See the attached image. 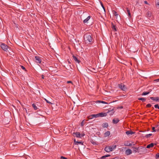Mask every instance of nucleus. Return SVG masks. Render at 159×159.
Returning <instances> with one entry per match:
<instances>
[{
  "mask_svg": "<svg viewBox=\"0 0 159 159\" xmlns=\"http://www.w3.org/2000/svg\"><path fill=\"white\" fill-rule=\"evenodd\" d=\"M84 41L86 43L90 44L92 42L93 39L89 34H86L84 36Z\"/></svg>",
  "mask_w": 159,
  "mask_h": 159,
  "instance_id": "nucleus-1",
  "label": "nucleus"
},
{
  "mask_svg": "<svg viewBox=\"0 0 159 159\" xmlns=\"http://www.w3.org/2000/svg\"><path fill=\"white\" fill-rule=\"evenodd\" d=\"M116 148V145H113L109 146L106 147L104 148V150L107 152L112 151L113 149Z\"/></svg>",
  "mask_w": 159,
  "mask_h": 159,
  "instance_id": "nucleus-2",
  "label": "nucleus"
},
{
  "mask_svg": "<svg viewBox=\"0 0 159 159\" xmlns=\"http://www.w3.org/2000/svg\"><path fill=\"white\" fill-rule=\"evenodd\" d=\"M1 47L4 51L6 52L9 51L8 49L10 50L11 49L10 47L4 43H2L1 45Z\"/></svg>",
  "mask_w": 159,
  "mask_h": 159,
  "instance_id": "nucleus-3",
  "label": "nucleus"
},
{
  "mask_svg": "<svg viewBox=\"0 0 159 159\" xmlns=\"http://www.w3.org/2000/svg\"><path fill=\"white\" fill-rule=\"evenodd\" d=\"M118 87L122 90L123 91H126L127 89L126 86L122 83L119 84H118Z\"/></svg>",
  "mask_w": 159,
  "mask_h": 159,
  "instance_id": "nucleus-4",
  "label": "nucleus"
},
{
  "mask_svg": "<svg viewBox=\"0 0 159 159\" xmlns=\"http://www.w3.org/2000/svg\"><path fill=\"white\" fill-rule=\"evenodd\" d=\"M34 58L36 62L38 63H41V60L39 57L35 56Z\"/></svg>",
  "mask_w": 159,
  "mask_h": 159,
  "instance_id": "nucleus-5",
  "label": "nucleus"
},
{
  "mask_svg": "<svg viewBox=\"0 0 159 159\" xmlns=\"http://www.w3.org/2000/svg\"><path fill=\"white\" fill-rule=\"evenodd\" d=\"M132 148L133 149V152H134L135 153L137 152H139V147H132Z\"/></svg>",
  "mask_w": 159,
  "mask_h": 159,
  "instance_id": "nucleus-6",
  "label": "nucleus"
},
{
  "mask_svg": "<svg viewBox=\"0 0 159 159\" xmlns=\"http://www.w3.org/2000/svg\"><path fill=\"white\" fill-rule=\"evenodd\" d=\"M98 117V114H93L89 116L88 117V118L89 119H91L93 118H97Z\"/></svg>",
  "mask_w": 159,
  "mask_h": 159,
  "instance_id": "nucleus-7",
  "label": "nucleus"
},
{
  "mask_svg": "<svg viewBox=\"0 0 159 159\" xmlns=\"http://www.w3.org/2000/svg\"><path fill=\"white\" fill-rule=\"evenodd\" d=\"M111 27L112 30L114 32L117 31L116 27L115 25L113 22L111 23Z\"/></svg>",
  "mask_w": 159,
  "mask_h": 159,
  "instance_id": "nucleus-8",
  "label": "nucleus"
},
{
  "mask_svg": "<svg viewBox=\"0 0 159 159\" xmlns=\"http://www.w3.org/2000/svg\"><path fill=\"white\" fill-rule=\"evenodd\" d=\"M107 115V113L101 112L98 113V117H102L104 116H106Z\"/></svg>",
  "mask_w": 159,
  "mask_h": 159,
  "instance_id": "nucleus-9",
  "label": "nucleus"
},
{
  "mask_svg": "<svg viewBox=\"0 0 159 159\" xmlns=\"http://www.w3.org/2000/svg\"><path fill=\"white\" fill-rule=\"evenodd\" d=\"M72 57L73 59L76 63H80V61L78 59L77 57L75 56L74 55H73Z\"/></svg>",
  "mask_w": 159,
  "mask_h": 159,
  "instance_id": "nucleus-10",
  "label": "nucleus"
},
{
  "mask_svg": "<svg viewBox=\"0 0 159 159\" xmlns=\"http://www.w3.org/2000/svg\"><path fill=\"white\" fill-rule=\"evenodd\" d=\"M73 135L74 136L75 135V136L77 138H81V137H80L81 134L79 132H74L73 133Z\"/></svg>",
  "mask_w": 159,
  "mask_h": 159,
  "instance_id": "nucleus-11",
  "label": "nucleus"
},
{
  "mask_svg": "<svg viewBox=\"0 0 159 159\" xmlns=\"http://www.w3.org/2000/svg\"><path fill=\"white\" fill-rule=\"evenodd\" d=\"M125 133L127 135H129V134L131 135L134 134L135 133V132L132 131L131 130H128L125 132Z\"/></svg>",
  "mask_w": 159,
  "mask_h": 159,
  "instance_id": "nucleus-12",
  "label": "nucleus"
},
{
  "mask_svg": "<svg viewBox=\"0 0 159 159\" xmlns=\"http://www.w3.org/2000/svg\"><path fill=\"white\" fill-rule=\"evenodd\" d=\"M155 145H156V144H154L153 143H151L147 145L146 148H151L153 147Z\"/></svg>",
  "mask_w": 159,
  "mask_h": 159,
  "instance_id": "nucleus-13",
  "label": "nucleus"
},
{
  "mask_svg": "<svg viewBox=\"0 0 159 159\" xmlns=\"http://www.w3.org/2000/svg\"><path fill=\"white\" fill-rule=\"evenodd\" d=\"M132 153V150L130 149H127L125 151V153L127 155L130 154Z\"/></svg>",
  "mask_w": 159,
  "mask_h": 159,
  "instance_id": "nucleus-14",
  "label": "nucleus"
},
{
  "mask_svg": "<svg viewBox=\"0 0 159 159\" xmlns=\"http://www.w3.org/2000/svg\"><path fill=\"white\" fill-rule=\"evenodd\" d=\"M119 121V120L118 118L116 119H113L112 120V123L114 124H116Z\"/></svg>",
  "mask_w": 159,
  "mask_h": 159,
  "instance_id": "nucleus-15",
  "label": "nucleus"
},
{
  "mask_svg": "<svg viewBox=\"0 0 159 159\" xmlns=\"http://www.w3.org/2000/svg\"><path fill=\"white\" fill-rule=\"evenodd\" d=\"M32 106L33 107L34 109L35 110H37V109H39V111L41 110V109H39V108H38L36 106V104L34 103H33L32 104Z\"/></svg>",
  "mask_w": 159,
  "mask_h": 159,
  "instance_id": "nucleus-16",
  "label": "nucleus"
},
{
  "mask_svg": "<svg viewBox=\"0 0 159 159\" xmlns=\"http://www.w3.org/2000/svg\"><path fill=\"white\" fill-rule=\"evenodd\" d=\"M124 145L125 146H132V144L131 143H129L128 141L125 142Z\"/></svg>",
  "mask_w": 159,
  "mask_h": 159,
  "instance_id": "nucleus-17",
  "label": "nucleus"
},
{
  "mask_svg": "<svg viewBox=\"0 0 159 159\" xmlns=\"http://www.w3.org/2000/svg\"><path fill=\"white\" fill-rule=\"evenodd\" d=\"M151 90H150V91H149L148 92H144L142 93V95H148L151 92Z\"/></svg>",
  "mask_w": 159,
  "mask_h": 159,
  "instance_id": "nucleus-18",
  "label": "nucleus"
},
{
  "mask_svg": "<svg viewBox=\"0 0 159 159\" xmlns=\"http://www.w3.org/2000/svg\"><path fill=\"white\" fill-rule=\"evenodd\" d=\"M110 134V132L109 131H107L104 134L105 137H107L109 136Z\"/></svg>",
  "mask_w": 159,
  "mask_h": 159,
  "instance_id": "nucleus-19",
  "label": "nucleus"
},
{
  "mask_svg": "<svg viewBox=\"0 0 159 159\" xmlns=\"http://www.w3.org/2000/svg\"><path fill=\"white\" fill-rule=\"evenodd\" d=\"M113 111V109L108 110V112L107 113H108L110 112V115H113L114 112V111Z\"/></svg>",
  "mask_w": 159,
  "mask_h": 159,
  "instance_id": "nucleus-20",
  "label": "nucleus"
},
{
  "mask_svg": "<svg viewBox=\"0 0 159 159\" xmlns=\"http://www.w3.org/2000/svg\"><path fill=\"white\" fill-rule=\"evenodd\" d=\"M91 16H89L86 19H85L83 20L84 23H87V21L89 20Z\"/></svg>",
  "mask_w": 159,
  "mask_h": 159,
  "instance_id": "nucleus-21",
  "label": "nucleus"
},
{
  "mask_svg": "<svg viewBox=\"0 0 159 159\" xmlns=\"http://www.w3.org/2000/svg\"><path fill=\"white\" fill-rule=\"evenodd\" d=\"M111 155L109 154H107L102 156L101 158V159H105L107 157H110Z\"/></svg>",
  "mask_w": 159,
  "mask_h": 159,
  "instance_id": "nucleus-22",
  "label": "nucleus"
},
{
  "mask_svg": "<svg viewBox=\"0 0 159 159\" xmlns=\"http://www.w3.org/2000/svg\"><path fill=\"white\" fill-rule=\"evenodd\" d=\"M102 126L103 128H107L108 126V124L105 123L102 124Z\"/></svg>",
  "mask_w": 159,
  "mask_h": 159,
  "instance_id": "nucleus-23",
  "label": "nucleus"
},
{
  "mask_svg": "<svg viewBox=\"0 0 159 159\" xmlns=\"http://www.w3.org/2000/svg\"><path fill=\"white\" fill-rule=\"evenodd\" d=\"M152 135V134H146L145 136H143V135H142V137H145V138H149Z\"/></svg>",
  "mask_w": 159,
  "mask_h": 159,
  "instance_id": "nucleus-24",
  "label": "nucleus"
},
{
  "mask_svg": "<svg viewBox=\"0 0 159 159\" xmlns=\"http://www.w3.org/2000/svg\"><path fill=\"white\" fill-rule=\"evenodd\" d=\"M138 99L139 100L142 101L143 102H144L146 101V99L144 98H139Z\"/></svg>",
  "mask_w": 159,
  "mask_h": 159,
  "instance_id": "nucleus-25",
  "label": "nucleus"
},
{
  "mask_svg": "<svg viewBox=\"0 0 159 159\" xmlns=\"http://www.w3.org/2000/svg\"><path fill=\"white\" fill-rule=\"evenodd\" d=\"M83 142H82V141L77 142L75 143V145H78L79 144H81L82 145H83Z\"/></svg>",
  "mask_w": 159,
  "mask_h": 159,
  "instance_id": "nucleus-26",
  "label": "nucleus"
},
{
  "mask_svg": "<svg viewBox=\"0 0 159 159\" xmlns=\"http://www.w3.org/2000/svg\"><path fill=\"white\" fill-rule=\"evenodd\" d=\"M126 9H127V13L128 14V16L130 17H131V14L130 13L129 10L128 9V8H127V7H126Z\"/></svg>",
  "mask_w": 159,
  "mask_h": 159,
  "instance_id": "nucleus-27",
  "label": "nucleus"
},
{
  "mask_svg": "<svg viewBox=\"0 0 159 159\" xmlns=\"http://www.w3.org/2000/svg\"><path fill=\"white\" fill-rule=\"evenodd\" d=\"M112 11L113 14L117 17L118 15L117 12L115 10H113Z\"/></svg>",
  "mask_w": 159,
  "mask_h": 159,
  "instance_id": "nucleus-28",
  "label": "nucleus"
},
{
  "mask_svg": "<svg viewBox=\"0 0 159 159\" xmlns=\"http://www.w3.org/2000/svg\"><path fill=\"white\" fill-rule=\"evenodd\" d=\"M154 101L156 102H159V97H155Z\"/></svg>",
  "mask_w": 159,
  "mask_h": 159,
  "instance_id": "nucleus-29",
  "label": "nucleus"
},
{
  "mask_svg": "<svg viewBox=\"0 0 159 159\" xmlns=\"http://www.w3.org/2000/svg\"><path fill=\"white\" fill-rule=\"evenodd\" d=\"M152 130L153 132H156L157 131H159V129L157 130L156 129H155V127H153L152 128Z\"/></svg>",
  "mask_w": 159,
  "mask_h": 159,
  "instance_id": "nucleus-30",
  "label": "nucleus"
},
{
  "mask_svg": "<svg viewBox=\"0 0 159 159\" xmlns=\"http://www.w3.org/2000/svg\"><path fill=\"white\" fill-rule=\"evenodd\" d=\"M98 102L99 103H104V104H108L105 101H98Z\"/></svg>",
  "mask_w": 159,
  "mask_h": 159,
  "instance_id": "nucleus-31",
  "label": "nucleus"
},
{
  "mask_svg": "<svg viewBox=\"0 0 159 159\" xmlns=\"http://www.w3.org/2000/svg\"><path fill=\"white\" fill-rule=\"evenodd\" d=\"M155 158L156 159L159 158V153H157L156 154L155 156Z\"/></svg>",
  "mask_w": 159,
  "mask_h": 159,
  "instance_id": "nucleus-32",
  "label": "nucleus"
},
{
  "mask_svg": "<svg viewBox=\"0 0 159 159\" xmlns=\"http://www.w3.org/2000/svg\"><path fill=\"white\" fill-rule=\"evenodd\" d=\"M100 3H101V5L104 11H105V7L104 6V5H103V3L101 2H100Z\"/></svg>",
  "mask_w": 159,
  "mask_h": 159,
  "instance_id": "nucleus-33",
  "label": "nucleus"
},
{
  "mask_svg": "<svg viewBox=\"0 0 159 159\" xmlns=\"http://www.w3.org/2000/svg\"><path fill=\"white\" fill-rule=\"evenodd\" d=\"M154 106L155 108H157L158 109H159V105L158 104L155 105Z\"/></svg>",
  "mask_w": 159,
  "mask_h": 159,
  "instance_id": "nucleus-34",
  "label": "nucleus"
},
{
  "mask_svg": "<svg viewBox=\"0 0 159 159\" xmlns=\"http://www.w3.org/2000/svg\"><path fill=\"white\" fill-rule=\"evenodd\" d=\"M20 66H21V68L23 70H25V71H27V70H26V69H25V67H24L23 66H21V65Z\"/></svg>",
  "mask_w": 159,
  "mask_h": 159,
  "instance_id": "nucleus-35",
  "label": "nucleus"
},
{
  "mask_svg": "<svg viewBox=\"0 0 159 159\" xmlns=\"http://www.w3.org/2000/svg\"><path fill=\"white\" fill-rule=\"evenodd\" d=\"M152 105L151 104L149 103L146 105L147 107H151Z\"/></svg>",
  "mask_w": 159,
  "mask_h": 159,
  "instance_id": "nucleus-36",
  "label": "nucleus"
},
{
  "mask_svg": "<svg viewBox=\"0 0 159 159\" xmlns=\"http://www.w3.org/2000/svg\"><path fill=\"white\" fill-rule=\"evenodd\" d=\"M44 100H45V101L47 103H49V104H52V103H51L49 101H48V100H47L45 98Z\"/></svg>",
  "mask_w": 159,
  "mask_h": 159,
  "instance_id": "nucleus-37",
  "label": "nucleus"
},
{
  "mask_svg": "<svg viewBox=\"0 0 159 159\" xmlns=\"http://www.w3.org/2000/svg\"><path fill=\"white\" fill-rule=\"evenodd\" d=\"M84 120H83L81 122V125L82 126H83L84 125Z\"/></svg>",
  "mask_w": 159,
  "mask_h": 159,
  "instance_id": "nucleus-38",
  "label": "nucleus"
},
{
  "mask_svg": "<svg viewBox=\"0 0 159 159\" xmlns=\"http://www.w3.org/2000/svg\"><path fill=\"white\" fill-rule=\"evenodd\" d=\"M148 15L149 16V17L151 16V12L150 11H148Z\"/></svg>",
  "mask_w": 159,
  "mask_h": 159,
  "instance_id": "nucleus-39",
  "label": "nucleus"
},
{
  "mask_svg": "<svg viewBox=\"0 0 159 159\" xmlns=\"http://www.w3.org/2000/svg\"><path fill=\"white\" fill-rule=\"evenodd\" d=\"M77 142V141H76L75 139L74 140V144L75 145V143H76Z\"/></svg>",
  "mask_w": 159,
  "mask_h": 159,
  "instance_id": "nucleus-40",
  "label": "nucleus"
},
{
  "mask_svg": "<svg viewBox=\"0 0 159 159\" xmlns=\"http://www.w3.org/2000/svg\"><path fill=\"white\" fill-rule=\"evenodd\" d=\"M150 98L152 100H153V101H154V99H155V97H151Z\"/></svg>",
  "mask_w": 159,
  "mask_h": 159,
  "instance_id": "nucleus-41",
  "label": "nucleus"
},
{
  "mask_svg": "<svg viewBox=\"0 0 159 159\" xmlns=\"http://www.w3.org/2000/svg\"><path fill=\"white\" fill-rule=\"evenodd\" d=\"M69 66L70 67V68L71 69H73V66L72 65H69Z\"/></svg>",
  "mask_w": 159,
  "mask_h": 159,
  "instance_id": "nucleus-42",
  "label": "nucleus"
},
{
  "mask_svg": "<svg viewBox=\"0 0 159 159\" xmlns=\"http://www.w3.org/2000/svg\"><path fill=\"white\" fill-rule=\"evenodd\" d=\"M85 135V134H81L80 137H81V138L82 137H83Z\"/></svg>",
  "mask_w": 159,
  "mask_h": 159,
  "instance_id": "nucleus-43",
  "label": "nucleus"
},
{
  "mask_svg": "<svg viewBox=\"0 0 159 159\" xmlns=\"http://www.w3.org/2000/svg\"><path fill=\"white\" fill-rule=\"evenodd\" d=\"M65 157H65L63 156H61V159H65Z\"/></svg>",
  "mask_w": 159,
  "mask_h": 159,
  "instance_id": "nucleus-44",
  "label": "nucleus"
},
{
  "mask_svg": "<svg viewBox=\"0 0 159 159\" xmlns=\"http://www.w3.org/2000/svg\"><path fill=\"white\" fill-rule=\"evenodd\" d=\"M67 61H68V63L69 64H71V62L70 61L69 59L67 60Z\"/></svg>",
  "mask_w": 159,
  "mask_h": 159,
  "instance_id": "nucleus-45",
  "label": "nucleus"
},
{
  "mask_svg": "<svg viewBox=\"0 0 159 159\" xmlns=\"http://www.w3.org/2000/svg\"><path fill=\"white\" fill-rule=\"evenodd\" d=\"M41 77H42V79H44V76L43 75H41Z\"/></svg>",
  "mask_w": 159,
  "mask_h": 159,
  "instance_id": "nucleus-46",
  "label": "nucleus"
},
{
  "mask_svg": "<svg viewBox=\"0 0 159 159\" xmlns=\"http://www.w3.org/2000/svg\"><path fill=\"white\" fill-rule=\"evenodd\" d=\"M144 3L145 4H148V2L146 1H144Z\"/></svg>",
  "mask_w": 159,
  "mask_h": 159,
  "instance_id": "nucleus-47",
  "label": "nucleus"
},
{
  "mask_svg": "<svg viewBox=\"0 0 159 159\" xmlns=\"http://www.w3.org/2000/svg\"><path fill=\"white\" fill-rule=\"evenodd\" d=\"M91 143L93 144H97V143L95 142H91Z\"/></svg>",
  "mask_w": 159,
  "mask_h": 159,
  "instance_id": "nucleus-48",
  "label": "nucleus"
},
{
  "mask_svg": "<svg viewBox=\"0 0 159 159\" xmlns=\"http://www.w3.org/2000/svg\"><path fill=\"white\" fill-rule=\"evenodd\" d=\"M67 83H72V82L71 81H68L67 82Z\"/></svg>",
  "mask_w": 159,
  "mask_h": 159,
  "instance_id": "nucleus-49",
  "label": "nucleus"
},
{
  "mask_svg": "<svg viewBox=\"0 0 159 159\" xmlns=\"http://www.w3.org/2000/svg\"><path fill=\"white\" fill-rule=\"evenodd\" d=\"M154 81H156V82H159V79L155 80Z\"/></svg>",
  "mask_w": 159,
  "mask_h": 159,
  "instance_id": "nucleus-50",
  "label": "nucleus"
},
{
  "mask_svg": "<svg viewBox=\"0 0 159 159\" xmlns=\"http://www.w3.org/2000/svg\"><path fill=\"white\" fill-rule=\"evenodd\" d=\"M123 107L122 106H120V107H119V108L120 109H122L123 108Z\"/></svg>",
  "mask_w": 159,
  "mask_h": 159,
  "instance_id": "nucleus-51",
  "label": "nucleus"
},
{
  "mask_svg": "<svg viewBox=\"0 0 159 159\" xmlns=\"http://www.w3.org/2000/svg\"><path fill=\"white\" fill-rule=\"evenodd\" d=\"M156 5L159 7V2H157V3L156 4Z\"/></svg>",
  "mask_w": 159,
  "mask_h": 159,
  "instance_id": "nucleus-52",
  "label": "nucleus"
},
{
  "mask_svg": "<svg viewBox=\"0 0 159 159\" xmlns=\"http://www.w3.org/2000/svg\"><path fill=\"white\" fill-rule=\"evenodd\" d=\"M37 1H38V2H39V0H36Z\"/></svg>",
  "mask_w": 159,
  "mask_h": 159,
  "instance_id": "nucleus-53",
  "label": "nucleus"
},
{
  "mask_svg": "<svg viewBox=\"0 0 159 159\" xmlns=\"http://www.w3.org/2000/svg\"><path fill=\"white\" fill-rule=\"evenodd\" d=\"M65 159H67V158H66V157H65Z\"/></svg>",
  "mask_w": 159,
  "mask_h": 159,
  "instance_id": "nucleus-54",
  "label": "nucleus"
}]
</instances>
